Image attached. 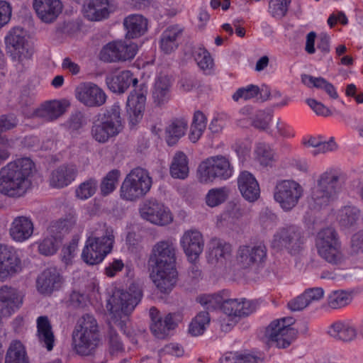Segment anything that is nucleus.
I'll return each mask as SVG.
<instances>
[{"label": "nucleus", "instance_id": "9d476101", "mask_svg": "<svg viewBox=\"0 0 363 363\" xmlns=\"http://www.w3.org/2000/svg\"><path fill=\"white\" fill-rule=\"evenodd\" d=\"M306 238L301 227L289 224L279 228L274 233L272 247L285 250L291 255L300 254L304 249Z\"/></svg>", "mask_w": 363, "mask_h": 363}, {"label": "nucleus", "instance_id": "ddd939ff", "mask_svg": "<svg viewBox=\"0 0 363 363\" xmlns=\"http://www.w3.org/2000/svg\"><path fill=\"white\" fill-rule=\"evenodd\" d=\"M233 172L228 158L223 155L212 156L203 161L198 167L201 182H212L215 179L226 180Z\"/></svg>", "mask_w": 363, "mask_h": 363}, {"label": "nucleus", "instance_id": "e433bc0d", "mask_svg": "<svg viewBox=\"0 0 363 363\" xmlns=\"http://www.w3.org/2000/svg\"><path fill=\"white\" fill-rule=\"evenodd\" d=\"M170 174L176 179H184L189 174L188 160L182 152H177L173 157L170 166Z\"/></svg>", "mask_w": 363, "mask_h": 363}, {"label": "nucleus", "instance_id": "79ce46f5", "mask_svg": "<svg viewBox=\"0 0 363 363\" xmlns=\"http://www.w3.org/2000/svg\"><path fill=\"white\" fill-rule=\"evenodd\" d=\"M360 217V211L354 206H345L339 212L338 222L344 228L355 225Z\"/></svg>", "mask_w": 363, "mask_h": 363}, {"label": "nucleus", "instance_id": "7ed1b4c3", "mask_svg": "<svg viewBox=\"0 0 363 363\" xmlns=\"http://www.w3.org/2000/svg\"><path fill=\"white\" fill-rule=\"evenodd\" d=\"M72 340L77 353L89 356L101 344V338L96 318L89 313L78 321L72 333Z\"/></svg>", "mask_w": 363, "mask_h": 363}, {"label": "nucleus", "instance_id": "13d9d810", "mask_svg": "<svg viewBox=\"0 0 363 363\" xmlns=\"http://www.w3.org/2000/svg\"><path fill=\"white\" fill-rule=\"evenodd\" d=\"M272 115L264 111H259L252 120V125L259 130H266L272 120Z\"/></svg>", "mask_w": 363, "mask_h": 363}, {"label": "nucleus", "instance_id": "680f3d73", "mask_svg": "<svg viewBox=\"0 0 363 363\" xmlns=\"http://www.w3.org/2000/svg\"><path fill=\"white\" fill-rule=\"evenodd\" d=\"M302 82L307 85L311 84L314 87L323 89L324 91L330 83L323 77H315L306 74L302 76Z\"/></svg>", "mask_w": 363, "mask_h": 363}, {"label": "nucleus", "instance_id": "4be33fe9", "mask_svg": "<svg viewBox=\"0 0 363 363\" xmlns=\"http://www.w3.org/2000/svg\"><path fill=\"white\" fill-rule=\"evenodd\" d=\"M23 303V296L18 291L8 285L0 287V315L9 316Z\"/></svg>", "mask_w": 363, "mask_h": 363}, {"label": "nucleus", "instance_id": "b1692460", "mask_svg": "<svg viewBox=\"0 0 363 363\" xmlns=\"http://www.w3.org/2000/svg\"><path fill=\"white\" fill-rule=\"evenodd\" d=\"M33 6L37 16L45 23L54 22L62 10L60 0H33Z\"/></svg>", "mask_w": 363, "mask_h": 363}, {"label": "nucleus", "instance_id": "3c124183", "mask_svg": "<svg viewBox=\"0 0 363 363\" xmlns=\"http://www.w3.org/2000/svg\"><path fill=\"white\" fill-rule=\"evenodd\" d=\"M194 57L198 66L202 70H209L213 68V60L209 52L204 48H199L194 52Z\"/></svg>", "mask_w": 363, "mask_h": 363}, {"label": "nucleus", "instance_id": "cd10ccee", "mask_svg": "<svg viewBox=\"0 0 363 363\" xmlns=\"http://www.w3.org/2000/svg\"><path fill=\"white\" fill-rule=\"evenodd\" d=\"M106 83L112 92L123 94L130 87L131 84L135 86L138 79L133 78L130 71L124 70L108 75L106 78Z\"/></svg>", "mask_w": 363, "mask_h": 363}, {"label": "nucleus", "instance_id": "69168bd1", "mask_svg": "<svg viewBox=\"0 0 363 363\" xmlns=\"http://www.w3.org/2000/svg\"><path fill=\"white\" fill-rule=\"evenodd\" d=\"M79 239L74 238L72 240L69 244L67 246H65L62 250V259L67 262L69 261L74 255V252L77 250L78 245Z\"/></svg>", "mask_w": 363, "mask_h": 363}, {"label": "nucleus", "instance_id": "6e6552de", "mask_svg": "<svg viewBox=\"0 0 363 363\" xmlns=\"http://www.w3.org/2000/svg\"><path fill=\"white\" fill-rule=\"evenodd\" d=\"M315 246L320 257L329 264L339 265L345 262L341 242L334 228L320 230L315 238Z\"/></svg>", "mask_w": 363, "mask_h": 363}, {"label": "nucleus", "instance_id": "774afa93", "mask_svg": "<svg viewBox=\"0 0 363 363\" xmlns=\"http://www.w3.org/2000/svg\"><path fill=\"white\" fill-rule=\"evenodd\" d=\"M303 294L310 304L312 301L320 300L323 297L324 291L320 287L312 288L306 289Z\"/></svg>", "mask_w": 363, "mask_h": 363}, {"label": "nucleus", "instance_id": "aec40b11", "mask_svg": "<svg viewBox=\"0 0 363 363\" xmlns=\"http://www.w3.org/2000/svg\"><path fill=\"white\" fill-rule=\"evenodd\" d=\"M21 263L12 247L0 244V281H5L20 272Z\"/></svg>", "mask_w": 363, "mask_h": 363}, {"label": "nucleus", "instance_id": "a18cd8bd", "mask_svg": "<svg viewBox=\"0 0 363 363\" xmlns=\"http://www.w3.org/2000/svg\"><path fill=\"white\" fill-rule=\"evenodd\" d=\"M220 363H262V360L250 354L227 352L220 359Z\"/></svg>", "mask_w": 363, "mask_h": 363}, {"label": "nucleus", "instance_id": "c85d7f7f", "mask_svg": "<svg viewBox=\"0 0 363 363\" xmlns=\"http://www.w3.org/2000/svg\"><path fill=\"white\" fill-rule=\"evenodd\" d=\"M33 233V223L26 216H18L13 220L9 234L13 240L23 242L28 240Z\"/></svg>", "mask_w": 363, "mask_h": 363}, {"label": "nucleus", "instance_id": "c9c22d12", "mask_svg": "<svg viewBox=\"0 0 363 363\" xmlns=\"http://www.w3.org/2000/svg\"><path fill=\"white\" fill-rule=\"evenodd\" d=\"M64 113L62 104L56 100L46 101L36 108L33 114L35 117L42 118L45 121L57 119Z\"/></svg>", "mask_w": 363, "mask_h": 363}, {"label": "nucleus", "instance_id": "bf43d9fd", "mask_svg": "<svg viewBox=\"0 0 363 363\" xmlns=\"http://www.w3.org/2000/svg\"><path fill=\"white\" fill-rule=\"evenodd\" d=\"M302 82L307 85L311 84L314 87L323 89L324 91L330 83L323 77H315L306 74L302 76Z\"/></svg>", "mask_w": 363, "mask_h": 363}, {"label": "nucleus", "instance_id": "1a4fd4ad", "mask_svg": "<svg viewBox=\"0 0 363 363\" xmlns=\"http://www.w3.org/2000/svg\"><path fill=\"white\" fill-rule=\"evenodd\" d=\"M143 293L139 284L132 283L128 291L116 289L108 301V310L121 318L128 316L140 301Z\"/></svg>", "mask_w": 363, "mask_h": 363}, {"label": "nucleus", "instance_id": "ea45409f", "mask_svg": "<svg viewBox=\"0 0 363 363\" xmlns=\"http://www.w3.org/2000/svg\"><path fill=\"white\" fill-rule=\"evenodd\" d=\"M187 128V121L184 118L175 119L166 128L167 142L174 145L182 138Z\"/></svg>", "mask_w": 363, "mask_h": 363}, {"label": "nucleus", "instance_id": "39448f33", "mask_svg": "<svg viewBox=\"0 0 363 363\" xmlns=\"http://www.w3.org/2000/svg\"><path fill=\"white\" fill-rule=\"evenodd\" d=\"M199 302L207 310H215L219 308L229 316H247L255 310V306L252 301L245 298H242L240 301L237 298H228L226 291L201 296Z\"/></svg>", "mask_w": 363, "mask_h": 363}, {"label": "nucleus", "instance_id": "864d4df0", "mask_svg": "<svg viewBox=\"0 0 363 363\" xmlns=\"http://www.w3.org/2000/svg\"><path fill=\"white\" fill-rule=\"evenodd\" d=\"M257 157L260 164L263 166H267L272 161L274 152L269 145L260 143L257 144L255 150Z\"/></svg>", "mask_w": 363, "mask_h": 363}, {"label": "nucleus", "instance_id": "58836bf2", "mask_svg": "<svg viewBox=\"0 0 363 363\" xmlns=\"http://www.w3.org/2000/svg\"><path fill=\"white\" fill-rule=\"evenodd\" d=\"M5 363H29L25 347L20 341L11 343L5 357Z\"/></svg>", "mask_w": 363, "mask_h": 363}, {"label": "nucleus", "instance_id": "473e14b6", "mask_svg": "<svg viewBox=\"0 0 363 363\" xmlns=\"http://www.w3.org/2000/svg\"><path fill=\"white\" fill-rule=\"evenodd\" d=\"M76 174L77 169L74 165H62L52 172L50 185L55 188L67 186L74 179Z\"/></svg>", "mask_w": 363, "mask_h": 363}, {"label": "nucleus", "instance_id": "0e129e2a", "mask_svg": "<svg viewBox=\"0 0 363 363\" xmlns=\"http://www.w3.org/2000/svg\"><path fill=\"white\" fill-rule=\"evenodd\" d=\"M18 119L13 115H3L0 116V128L4 132L15 128L18 124Z\"/></svg>", "mask_w": 363, "mask_h": 363}, {"label": "nucleus", "instance_id": "412c9836", "mask_svg": "<svg viewBox=\"0 0 363 363\" xmlns=\"http://www.w3.org/2000/svg\"><path fill=\"white\" fill-rule=\"evenodd\" d=\"M75 96L82 104L88 107L101 106L106 101L104 91L91 82L81 83L75 89Z\"/></svg>", "mask_w": 363, "mask_h": 363}, {"label": "nucleus", "instance_id": "dca6fc26", "mask_svg": "<svg viewBox=\"0 0 363 363\" xmlns=\"http://www.w3.org/2000/svg\"><path fill=\"white\" fill-rule=\"evenodd\" d=\"M303 195V188L294 180H282L277 182L274 191V200L284 211L295 208Z\"/></svg>", "mask_w": 363, "mask_h": 363}, {"label": "nucleus", "instance_id": "338daca9", "mask_svg": "<svg viewBox=\"0 0 363 363\" xmlns=\"http://www.w3.org/2000/svg\"><path fill=\"white\" fill-rule=\"evenodd\" d=\"M308 305H309V303L303 294L288 303V307L292 311H301Z\"/></svg>", "mask_w": 363, "mask_h": 363}, {"label": "nucleus", "instance_id": "f03ea898", "mask_svg": "<svg viewBox=\"0 0 363 363\" xmlns=\"http://www.w3.org/2000/svg\"><path fill=\"white\" fill-rule=\"evenodd\" d=\"M35 164L29 157L17 159L0 169V193L9 197L23 196L31 184Z\"/></svg>", "mask_w": 363, "mask_h": 363}, {"label": "nucleus", "instance_id": "6ab92c4d", "mask_svg": "<svg viewBox=\"0 0 363 363\" xmlns=\"http://www.w3.org/2000/svg\"><path fill=\"white\" fill-rule=\"evenodd\" d=\"M145 220L158 225H165L172 220L169 211L156 199L147 200L140 211Z\"/></svg>", "mask_w": 363, "mask_h": 363}, {"label": "nucleus", "instance_id": "a878e982", "mask_svg": "<svg viewBox=\"0 0 363 363\" xmlns=\"http://www.w3.org/2000/svg\"><path fill=\"white\" fill-rule=\"evenodd\" d=\"M62 284V277L55 267L45 269L36 281L38 291L42 294H50L53 291L58 290Z\"/></svg>", "mask_w": 363, "mask_h": 363}, {"label": "nucleus", "instance_id": "f8f14e48", "mask_svg": "<svg viewBox=\"0 0 363 363\" xmlns=\"http://www.w3.org/2000/svg\"><path fill=\"white\" fill-rule=\"evenodd\" d=\"M294 323L292 317L273 320L265 330L267 343L274 345L278 348L289 347L297 337L298 330L291 327Z\"/></svg>", "mask_w": 363, "mask_h": 363}, {"label": "nucleus", "instance_id": "a19ab883", "mask_svg": "<svg viewBox=\"0 0 363 363\" xmlns=\"http://www.w3.org/2000/svg\"><path fill=\"white\" fill-rule=\"evenodd\" d=\"M330 336L342 341H351L357 335L356 329L349 325L342 323H335L331 325L328 330Z\"/></svg>", "mask_w": 363, "mask_h": 363}, {"label": "nucleus", "instance_id": "5701e85b", "mask_svg": "<svg viewBox=\"0 0 363 363\" xmlns=\"http://www.w3.org/2000/svg\"><path fill=\"white\" fill-rule=\"evenodd\" d=\"M185 255L191 261H196L203 252L204 241L203 236L198 230L185 232L180 240Z\"/></svg>", "mask_w": 363, "mask_h": 363}, {"label": "nucleus", "instance_id": "0eeeda50", "mask_svg": "<svg viewBox=\"0 0 363 363\" xmlns=\"http://www.w3.org/2000/svg\"><path fill=\"white\" fill-rule=\"evenodd\" d=\"M96 117L92 123L91 135L98 143H105L121 132L122 121L119 106L114 104Z\"/></svg>", "mask_w": 363, "mask_h": 363}, {"label": "nucleus", "instance_id": "4468645a", "mask_svg": "<svg viewBox=\"0 0 363 363\" xmlns=\"http://www.w3.org/2000/svg\"><path fill=\"white\" fill-rule=\"evenodd\" d=\"M267 247L262 242L242 245L236 252V263L240 268L257 271L267 260Z\"/></svg>", "mask_w": 363, "mask_h": 363}, {"label": "nucleus", "instance_id": "8fccbe9b", "mask_svg": "<svg viewBox=\"0 0 363 363\" xmlns=\"http://www.w3.org/2000/svg\"><path fill=\"white\" fill-rule=\"evenodd\" d=\"M350 302V296L345 291H334L328 298V304L333 309L344 307Z\"/></svg>", "mask_w": 363, "mask_h": 363}, {"label": "nucleus", "instance_id": "49530a36", "mask_svg": "<svg viewBox=\"0 0 363 363\" xmlns=\"http://www.w3.org/2000/svg\"><path fill=\"white\" fill-rule=\"evenodd\" d=\"M229 191L227 187L215 188L208 191L206 202L208 206H217L227 199Z\"/></svg>", "mask_w": 363, "mask_h": 363}, {"label": "nucleus", "instance_id": "5fc2aeb1", "mask_svg": "<svg viewBox=\"0 0 363 363\" xmlns=\"http://www.w3.org/2000/svg\"><path fill=\"white\" fill-rule=\"evenodd\" d=\"M259 87L257 85L250 84L245 87L239 88L233 95V99L238 101L240 99L248 100L257 96Z\"/></svg>", "mask_w": 363, "mask_h": 363}, {"label": "nucleus", "instance_id": "9b49d317", "mask_svg": "<svg viewBox=\"0 0 363 363\" xmlns=\"http://www.w3.org/2000/svg\"><path fill=\"white\" fill-rule=\"evenodd\" d=\"M152 186L147 172L140 167L130 171L121 186V197L126 201H135L145 195Z\"/></svg>", "mask_w": 363, "mask_h": 363}, {"label": "nucleus", "instance_id": "a211bd4d", "mask_svg": "<svg viewBox=\"0 0 363 363\" xmlns=\"http://www.w3.org/2000/svg\"><path fill=\"white\" fill-rule=\"evenodd\" d=\"M138 46L134 43L113 41L106 45L100 52V58L106 62H115L132 60L136 55Z\"/></svg>", "mask_w": 363, "mask_h": 363}, {"label": "nucleus", "instance_id": "e2e57ef3", "mask_svg": "<svg viewBox=\"0 0 363 363\" xmlns=\"http://www.w3.org/2000/svg\"><path fill=\"white\" fill-rule=\"evenodd\" d=\"M11 16V7L5 1H0V28L7 24Z\"/></svg>", "mask_w": 363, "mask_h": 363}, {"label": "nucleus", "instance_id": "603ef678", "mask_svg": "<svg viewBox=\"0 0 363 363\" xmlns=\"http://www.w3.org/2000/svg\"><path fill=\"white\" fill-rule=\"evenodd\" d=\"M96 187L97 182L94 179H89L79 186L76 189V195L81 199H87L95 194Z\"/></svg>", "mask_w": 363, "mask_h": 363}, {"label": "nucleus", "instance_id": "6e6d98bb", "mask_svg": "<svg viewBox=\"0 0 363 363\" xmlns=\"http://www.w3.org/2000/svg\"><path fill=\"white\" fill-rule=\"evenodd\" d=\"M85 115L81 111H76L72 113L67 121L68 128L72 131H78L86 125Z\"/></svg>", "mask_w": 363, "mask_h": 363}, {"label": "nucleus", "instance_id": "de8ad7c7", "mask_svg": "<svg viewBox=\"0 0 363 363\" xmlns=\"http://www.w3.org/2000/svg\"><path fill=\"white\" fill-rule=\"evenodd\" d=\"M120 177V172L118 169L110 171L103 179L101 183V191L104 196L111 193L116 187Z\"/></svg>", "mask_w": 363, "mask_h": 363}, {"label": "nucleus", "instance_id": "37998d69", "mask_svg": "<svg viewBox=\"0 0 363 363\" xmlns=\"http://www.w3.org/2000/svg\"><path fill=\"white\" fill-rule=\"evenodd\" d=\"M209 255L215 258L217 261L225 258L226 255L231 252V245L220 239L212 238L209 244Z\"/></svg>", "mask_w": 363, "mask_h": 363}, {"label": "nucleus", "instance_id": "052dcab7", "mask_svg": "<svg viewBox=\"0 0 363 363\" xmlns=\"http://www.w3.org/2000/svg\"><path fill=\"white\" fill-rule=\"evenodd\" d=\"M302 82L307 85L311 84L314 87L323 89L324 91L330 83L323 77H315L306 74L302 76Z\"/></svg>", "mask_w": 363, "mask_h": 363}, {"label": "nucleus", "instance_id": "2eb2a0df", "mask_svg": "<svg viewBox=\"0 0 363 363\" xmlns=\"http://www.w3.org/2000/svg\"><path fill=\"white\" fill-rule=\"evenodd\" d=\"M5 44L6 52L13 61L21 63L33 55V49L22 28L11 29L5 37Z\"/></svg>", "mask_w": 363, "mask_h": 363}, {"label": "nucleus", "instance_id": "72a5a7b5", "mask_svg": "<svg viewBox=\"0 0 363 363\" xmlns=\"http://www.w3.org/2000/svg\"><path fill=\"white\" fill-rule=\"evenodd\" d=\"M37 336L40 345L48 351L54 347L55 336L52 326L47 316H40L37 319Z\"/></svg>", "mask_w": 363, "mask_h": 363}, {"label": "nucleus", "instance_id": "bb28decb", "mask_svg": "<svg viewBox=\"0 0 363 363\" xmlns=\"http://www.w3.org/2000/svg\"><path fill=\"white\" fill-rule=\"evenodd\" d=\"M238 186L242 197L250 202H254L259 197L260 189L258 182L248 171L240 173L238 177Z\"/></svg>", "mask_w": 363, "mask_h": 363}, {"label": "nucleus", "instance_id": "20e7f679", "mask_svg": "<svg viewBox=\"0 0 363 363\" xmlns=\"http://www.w3.org/2000/svg\"><path fill=\"white\" fill-rule=\"evenodd\" d=\"M100 228L99 230L87 238L82 253L84 262L90 265L102 262L113 248L114 236L112 228L106 224L100 225Z\"/></svg>", "mask_w": 363, "mask_h": 363}, {"label": "nucleus", "instance_id": "393cba45", "mask_svg": "<svg viewBox=\"0 0 363 363\" xmlns=\"http://www.w3.org/2000/svg\"><path fill=\"white\" fill-rule=\"evenodd\" d=\"M146 92L142 89L135 90L128 98L127 113L132 125H135L143 118L145 107Z\"/></svg>", "mask_w": 363, "mask_h": 363}, {"label": "nucleus", "instance_id": "09e8293b", "mask_svg": "<svg viewBox=\"0 0 363 363\" xmlns=\"http://www.w3.org/2000/svg\"><path fill=\"white\" fill-rule=\"evenodd\" d=\"M291 0H270L269 12L272 17L281 19L286 15Z\"/></svg>", "mask_w": 363, "mask_h": 363}, {"label": "nucleus", "instance_id": "4d7b16f0", "mask_svg": "<svg viewBox=\"0 0 363 363\" xmlns=\"http://www.w3.org/2000/svg\"><path fill=\"white\" fill-rule=\"evenodd\" d=\"M109 352L113 355L123 350V343L121 341L118 333L110 328L108 335Z\"/></svg>", "mask_w": 363, "mask_h": 363}, {"label": "nucleus", "instance_id": "f257e3e1", "mask_svg": "<svg viewBox=\"0 0 363 363\" xmlns=\"http://www.w3.org/2000/svg\"><path fill=\"white\" fill-rule=\"evenodd\" d=\"M176 246L170 240L157 242L152 247L148 265L155 274L152 280L160 292H170L177 282Z\"/></svg>", "mask_w": 363, "mask_h": 363}, {"label": "nucleus", "instance_id": "4c0bfd02", "mask_svg": "<svg viewBox=\"0 0 363 363\" xmlns=\"http://www.w3.org/2000/svg\"><path fill=\"white\" fill-rule=\"evenodd\" d=\"M177 323L174 320L173 314L168 313L164 319L151 323L150 330L153 335L160 339H164L168 335L170 330L174 329Z\"/></svg>", "mask_w": 363, "mask_h": 363}, {"label": "nucleus", "instance_id": "f704fd0d", "mask_svg": "<svg viewBox=\"0 0 363 363\" xmlns=\"http://www.w3.org/2000/svg\"><path fill=\"white\" fill-rule=\"evenodd\" d=\"M108 0H89L84 8V16L90 21H101L108 17Z\"/></svg>", "mask_w": 363, "mask_h": 363}, {"label": "nucleus", "instance_id": "2f4dec72", "mask_svg": "<svg viewBox=\"0 0 363 363\" xmlns=\"http://www.w3.org/2000/svg\"><path fill=\"white\" fill-rule=\"evenodd\" d=\"M172 84L167 75H160L156 79L152 95L157 106H162L169 101Z\"/></svg>", "mask_w": 363, "mask_h": 363}, {"label": "nucleus", "instance_id": "7c9ffc66", "mask_svg": "<svg viewBox=\"0 0 363 363\" xmlns=\"http://www.w3.org/2000/svg\"><path fill=\"white\" fill-rule=\"evenodd\" d=\"M126 30L125 38L134 39L145 34L147 29V20L140 14H132L123 21Z\"/></svg>", "mask_w": 363, "mask_h": 363}, {"label": "nucleus", "instance_id": "423d86ee", "mask_svg": "<svg viewBox=\"0 0 363 363\" xmlns=\"http://www.w3.org/2000/svg\"><path fill=\"white\" fill-rule=\"evenodd\" d=\"M340 176L332 172L322 174L317 181V185L308 198V204L311 209L320 210L327 206L337 192L340 189Z\"/></svg>", "mask_w": 363, "mask_h": 363}, {"label": "nucleus", "instance_id": "c756f323", "mask_svg": "<svg viewBox=\"0 0 363 363\" xmlns=\"http://www.w3.org/2000/svg\"><path fill=\"white\" fill-rule=\"evenodd\" d=\"M182 32L183 30L178 26H169L162 32L160 47L164 54H170L178 48Z\"/></svg>", "mask_w": 363, "mask_h": 363}, {"label": "nucleus", "instance_id": "c03bdc74", "mask_svg": "<svg viewBox=\"0 0 363 363\" xmlns=\"http://www.w3.org/2000/svg\"><path fill=\"white\" fill-rule=\"evenodd\" d=\"M210 317L207 311H201L191 320L189 327V333L192 336L202 335L209 324Z\"/></svg>", "mask_w": 363, "mask_h": 363}, {"label": "nucleus", "instance_id": "f3484780", "mask_svg": "<svg viewBox=\"0 0 363 363\" xmlns=\"http://www.w3.org/2000/svg\"><path fill=\"white\" fill-rule=\"evenodd\" d=\"M74 223L75 219L73 217L69 220L63 219L52 223L48 228V235L38 245L39 252L45 256L55 254L63 236Z\"/></svg>", "mask_w": 363, "mask_h": 363}]
</instances>
